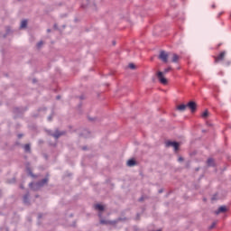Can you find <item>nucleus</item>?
<instances>
[{"label": "nucleus", "mask_w": 231, "mask_h": 231, "mask_svg": "<svg viewBox=\"0 0 231 231\" xmlns=\"http://www.w3.org/2000/svg\"><path fill=\"white\" fill-rule=\"evenodd\" d=\"M169 71H172V68L169 67L165 69L163 72L159 71L157 73V79H159V81L161 82V84H163L164 86L167 84V79H165V76L163 75H167Z\"/></svg>", "instance_id": "nucleus-1"}, {"label": "nucleus", "mask_w": 231, "mask_h": 231, "mask_svg": "<svg viewBox=\"0 0 231 231\" xmlns=\"http://www.w3.org/2000/svg\"><path fill=\"white\" fill-rule=\"evenodd\" d=\"M166 147H173L174 151H178L180 149V143L169 141L166 143Z\"/></svg>", "instance_id": "nucleus-2"}, {"label": "nucleus", "mask_w": 231, "mask_h": 231, "mask_svg": "<svg viewBox=\"0 0 231 231\" xmlns=\"http://www.w3.org/2000/svg\"><path fill=\"white\" fill-rule=\"evenodd\" d=\"M187 107H189V109H190L191 113H194V111H196V102L190 101L187 104Z\"/></svg>", "instance_id": "nucleus-3"}, {"label": "nucleus", "mask_w": 231, "mask_h": 231, "mask_svg": "<svg viewBox=\"0 0 231 231\" xmlns=\"http://www.w3.org/2000/svg\"><path fill=\"white\" fill-rule=\"evenodd\" d=\"M223 212H226V206H221L220 208H218V209L217 211H215V214H221Z\"/></svg>", "instance_id": "nucleus-4"}, {"label": "nucleus", "mask_w": 231, "mask_h": 231, "mask_svg": "<svg viewBox=\"0 0 231 231\" xmlns=\"http://www.w3.org/2000/svg\"><path fill=\"white\" fill-rule=\"evenodd\" d=\"M169 58V53L165 52V51H162L159 59H168Z\"/></svg>", "instance_id": "nucleus-5"}, {"label": "nucleus", "mask_w": 231, "mask_h": 231, "mask_svg": "<svg viewBox=\"0 0 231 231\" xmlns=\"http://www.w3.org/2000/svg\"><path fill=\"white\" fill-rule=\"evenodd\" d=\"M126 165L128 167H134V165H136V161H134V159H130L127 162Z\"/></svg>", "instance_id": "nucleus-6"}, {"label": "nucleus", "mask_w": 231, "mask_h": 231, "mask_svg": "<svg viewBox=\"0 0 231 231\" xmlns=\"http://www.w3.org/2000/svg\"><path fill=\"white\" fill-rule=\"evenodd\" d=\"M177 109L178 111H185V109H187V105H179Z\"/></svg>", "instance_id": "nucleus-7"}, {"label": "nucleus", "mask_w": 231, "mask_h": 231, "mask_svg": "<svg viewBox=\"0 0 231 231\" xmlns=\"http://www.w3.org/2000/svg\"><path fill=\"white\" fill-rule=\"evenodd\" d=\"M43 46H44V42H43V41H40V42L36 44L37 50H41V48H42Z\"/></svg>", "instance_id": "nucleus-8"}, {"label": "nucleus", "mask_w": 231, "mask_h": 231, "mask_svg": "<svg viewBox=\"0 0 231 231\" xmlns=\"http://www.w3.org/2000/svg\"><path fill=\"white\" fill-rule=\"evenodd\" d=\"M95 208H96V210H99L100 212H103V210H104V206H102V205H100V204H97V205L95 206Z\"/></svg>", "instance_id": "nucleus-9"}, {"label": "nucleus", "mask_w": 231, "mask_h": 231, "mask_svg": "<svg viewBox=\"0 0 231 231\" xmlns=\"http://www.w3.org/2000/svg\"><path fill=\"white\" fill-rule=\"evenodd\" d=\"M28 26V21L23 20L21 23V28H26Z\"/></svg>", "instance_id": "nucleus-10"}, {"label": "nucleus", "mask_w": 231, "mask_h": 231, "mask_svg": "<svg viewBox=\"0 0 231 231\" xmlns=\"http://www.w3.org/2000/svg\"><path fill=\"white\" fill-rule=\"evenodd\" d=\"M46 183H48V180H47V179H44V180H42V182H39V183H38V186H39V187H42V185H44V184H46Z\"/></svg>", "instance_id": "nucleus-11"}, {"label": "nucleus", "mask_w": 231, "mask_h": 231, "mask_svg": "<svg viewBox=\"0 0 231 231\" xmlns=\"http://www.w3.org/2000/svg\"><path fill=\"white\" fill-rule=\"evenodd\" d=\"M226 55V51H222L220 52V54L218 55L217 59H225V56Z\"/></svg>", "instance_id": "nucleus-12"}, {"label": "nucleus", "mask_w": 231, "mask_h": 231, "mask_svg": "<svg viewBox=\"0 0 231 231\" xmlns=\"http://www.w3.org/2000/svg\"><path fill=\"white\" fill-rule=\"evenodd\" d=\"M208 165L209 167H212V165H214V159H208Z\"/></svg>", "instance_id": "nucleus-13"}, {"label": "nucleus", "mask_w": 231, "mask_h": 231, "mask_svg": "<svg viewBox=\"0 0 231 231\" xmlns=\"http://www.w3.org/2000/svg\"><path fill=\"white\" fill-rule=\"evenodd\" d=\"M128 68L130 69H136V65H134V63H129Z\"/></svg>", "instance_id": "nucleus-14"}, {"label": "nucleus", "mask_w": 231, "mask_h": 231, "mask_svg": "<svg viewBox=\"0 0 231 231\" xmlns=\"http://www.w3.org/2000/svg\"><path fill=\"white\" fill-rule=\"evenodd\" d=\"M23 149H24V151H25L26 152H29V151H30V144H25V145L23 146Z\"/></svg>", "instance_id": "nucleus-15"}, {"label": "nucleus", "mask_w": 231, "mask_h": 231, "mask_svg": "<svg viewBox=\"0 0 231 231\" xmlns=\"http://www.w3.org/2000/svg\"><path fill=\"white\" fill-rule=\"evenodd\" d=\"M100 224L101 225H109V221L104 220V219H100Z\"/></svg>", "instance_id": "nucleus-16"}, {"label": "nucleus", "mask_w": 231, "mask_h": 231, "mask_svg": "<svg viewBox=\"0 0 231 231\" xmlns=\"http://www.w3.org/2000/svg\"><path fill=\"white\" fill-rule=\"evenodd\" d=\"M207 116H208V111H205L204 113H202V118H207Z\"/></svg>", "instance_id": "nucleus-17"}, {"label": "nucleus", "mask_w": 231, "mask_h": 231, "mask_svg": "<svg viewBox=\"0 0 231 231\" xmlns=\"http://www.w3.org/2000/svg\"><path fill=\"white\" fill-rule=\"evenodd\" d=\"M24 203H28V195H25L23 198Z\"/></svg>", "instance_id": "nucleus-18"}, {"label": "nucleus", "mask_w": 231, "mask_h": 231, "mask_svg": "<svg viewBox=\"0 0 231 231\" xmlns=\"http://www.w3.org/2000/svg\"><path fill=\"white\" fill-rule=\"evenodd\" d=\"M171 62H178V59L171 60Z\"/></svg>", "instance_id": "nucleus-19"}, {"label": "nucleus", "mask_w": 231, "mask_h": 231, "mask_svg": "<svg viewBox=\"0 0 231 231\" xmlns=\"http://www.w3.org/2000/svg\"><path fill=\"white\" fill-rule=\"evenodd\" d=\"M60 134H54V138H59Z\"/></svg>", "instance_id": "nucleus-20"}, {"label": "nucleus", "mask_w": 231, "mask_h": 231, "mask_svg": "<svg viewBox=\"0 0 231 231\" xmlns=\"http://www.w3.org/2000/svg\"><path fill=\"white\" fill-rule=\"evenodd\" d=\"M179 162H183V159L181 157H180Z\"/></svg>", "instance_id": "nucleus-21"}, {"label": "nucleus", "mask_w": 231, "mask_h": 231, "mask_svg": "<svg viewBox=\"0 0 231 231\" xmlns=\"http://www.w3.org/2000/svg\"><path fill=\"white\" fill-rule=\"evenodd\" d=\"M173 59H178V55H174V56H173Z\"/></svg>", "instance_id": "nucleus-22"}, {"label": "nucleus", "mask_w": 231, "mask_h": 231, "mask_svg": "<svg viewBox=\"0 0 231 231\" xmlns=\"http://www.w3.org/2000/svg\"><path fill=\"white\" fill-rule=\"evenodd\" d=\"M219 60H216L215 62L217 63V62H219Z\"/></svg>", "instance_id": "nucleus-23"}, {"label": "nucleus", "mask_w": 231, "mask_h": 231, "mask_svg": "<svg viewBox=\"0 0 231 231\" xmlns=\"http://www.w3.org/2000/svg\"><path fill=\"white\" fill-rule=\"evenodd\" d=\"M162 60H163V62H167V59H163Z\"/></svg>", "instance_id": "nucleus-24"}, {"label": "nucleus", "mask_w": 231, "mask_h": 231, "mask_svg": "<svg viewBox=\"0 0 231 231\" xmlns=\"http://www.w3.org/2000/svg\"><path fill=\"white\" fill-rule=\"evenodd\" d=\"M99 217H102V214L99 213Z\"/></svg>", "instance_id": "nucleus-25"}, {"label": "nucleus", "mask_w": 231, "mask_h": 231, "mask_svg": "<svg viewBox=\"0 0 231 231\" xmlns=\"http://www.w3.org/2000/svg\"><path fill=\"white\" fill-rule=\"evenodd\" d=\"M49 120H50V122H51V116L49 117Z\"/></svg>", "instance_id": "nucleus-26"}]
</instances>
